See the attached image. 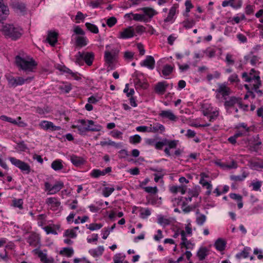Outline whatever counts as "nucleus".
Returning a JSON list of instances; mask_svg holds the SVG:
<instances>
[{
    "label": "nucleus",
    "mask_w": 263,
    "mask_h": 263,
    "mask_svg": "<svg viewBox=\"0 0 263 263\" xmlns=\"http://www.w3.org/2000/svg\"><path fill=\"white\" fill-rule=\"evenodd\" d=\"M10 6L17 12L24 13L26 10L25 4L18 1H12Z\"/></svg>",
    "instance_id": "obj_17"
},
{
    "label": "nucleus",
    "mask_w": 263,
    "mask_h": 263,
    "mask_svg": "<svg viewBox=\"0 0 263 263\" xmlns=\"http://www.w3.org/2000/svg\"><path fill=\"white\" fill-rule=\"evenodd\" d=\"M219 115V109L216 107L215 108V110H213V111L211 113L210 115L208 116L209 117V121L210 122H214L218 117Z\"/></svg>",
    "instance_id": "obj_52"
},
{
    "label": "nucleus",
    "mask_w": 263,
    "mask_h": 263,
    "mask_svg": "<svg viewBox=\"0 0 263 263\" xmlns=\"http://www.w3.org/2000/svg\"><path fill=\"white\" fill-rule=\"evenodd\" d=\"M62 70L66 73L70 74L74 80H79L80 79V77L77 73L73 72L70 69L67 67H64Z\"/></svg>",
    "instance_id": "obj_57"
},
{
    "label": "nucleus",
    "mask_w": 263,
    "mask_h": 263,
    "mask_svg": "<svg viewBox=\"0 0 263 263\" xmlns=\"http://www.w3.org/2000/svg\"><path fill=\"white\" fill-rule=\"evenodd\" d=\"M180 235L181 237V245L182 247H184L186 249L192 250L194 248L195 245L187 239L186 234L184 230H181L180 231Z\"/></svg>",
    "instance_id": "obj_16"
},
{
    "label": "nucleus",
    "mask_w": 263,
    "mask_h": 263,
    "mask_svg": "<svg viewBox=\"0 0 263 263\" xmlns=\"http://www.w3.org/2000/svg\"><path fill=\"white\" fill-rule=\"evenodd\" d=\"M208 250L205 247L200 248L197 252V256L200 260H203L208 255Z\"/></svg>",
    "instance_id": "obj_35"
},
{
    "label": "nucleus",
    "mask_w": 263,
    "mask_h": 263,
    "mask_svg": "<svg viewBox=\"0 0 263 263\" xmlns=\"http://www.w3.org/2000/svg\"><path fill=\"white\" fill-rule=\"evenodd\" d=\"M77 233L74 231V229H67L65 231L63 236L64 237H68L70 238H74L77 237Z\"/></svg>",
    "instance_id": "obj_44"
},
{
    "label": "nucleus",
    "mask_w": 263,
    "mask_h": 263,
    "mask_svg": "<svg viewBox=\"0 0 263 263\" xmlns=\"http://www.w3.org/2000/svg\"><path fill=\"white\" fill-rule=\"evenodd\" d=\"M133 20L136 21L145 22V17L143 14L134 13V14H133Z\"/></svg>",
    "instance_id": "obj_63"
},
{
    "label": "nucleus",
    "mask_w": 263,
    "mask_h": 263,
    "mask_svg": "<svg viewBox=\"0 0 263 263\" xmlns=\"http://www.w3.org/2000/svg\"><path fill=\"white\" fill-rule=\"evenodd\" d=\"M0 119L2 120L7 121L8 122L11 123L14 125H17L20 127H25L26 126V124L24 122H22V121L18 122L17 120H16L12 118L7 117L5 115L1 116L0 117Z\"/></svg>",
    "instance_id": "obj_25"
},
{
    "label": "nucleus",
    "mask_w": 263,
    "mask_h": 263,
    "mask_svg": "<svg viewBox=\"0 0 263 263\" xmlns=\"http://www.w3.org/2000/svg\"><path fill=\"white\" fill-rule=\"evenodd\" d=\"M155 61L152 56L148 55L141 63L142 66L146 67L150 69H153L155 67Z\"/></svg>",
    "instance_id": "obj_22"
},
{
    "label": "nucleus",
    "mask_w": 263,
    "mask_h": 263,
    "mask_svg": "<svg viewBox=\"0 0 263 263\" xmlns=\"http://www.w3.org/2000/svg\"><path fill=\"white\" fill-rule=\"evenodd\" d=\"M181 24L185 29H189L195 25L196 21L194 19L186 18L181 22Z\"/></svg>",
    "instance_id": "obj_34"
},
{
    "label": "nucleus",
    "mask_w": 263,
    "mask_h": 263,
    "mask_svg": "<svg viewBox=\"0 0 263 263\" xmlns=\"http://www.w3.org/2000/svg\"><path fill=\"white\" fill-rule=\"evenodd\" d=\"M73 32L75 34L79 35V36L85 35V31L79 26H75L73 28Z\"/></svg>",
    "instance_id": "obj_62"
},
{
    "label": "nucleus",
    "mask_w": 263,
    "mask_h": 263,
    "mask_svg": "<svg viewBox=\"0 0 263 263\" xmlns=\"http://www.w3.org/2000/svg\"><path fill=\"white\" fill-rule=\"evenodd\" d=\"M185 12L183 14L185 17H189V13L191 11V9L194 7L193 4L191 3V0H186L185 2Z\"/></svg>",
    "instance_id": "obj_51"
},
{
    "label": "nucleus",
    "mask_w": 263,
    "mask_h": 263,
    "mask_svg": "<svg viewBox=\"0 0 263 263\" xmlns=\"http://www.w3.org/2000/svg\"><path fill=\"white\" fill-rule=\"evenodd\" d=\"M6 77L8 82V85L10 87H15L17 86L22 85L25 83H29L34 79V77L33 76H30L27 77L26 78H24L22 77H14L11 75L9 74L6 76Z\"/></svg>",
    "instance_id": "obj_5"
},
{
    "label": "nucleus",
    "mask_w": 263,
    "mask_h": 263,
    "mask_svg": "<svg viewBox=\"0 0 263 263\" xmlns=\"http://www.w3.org/2000/svg\"><path fill=\"white\" fill-rule=\"evenodd\" d=\"M206 220V217L205 215L199 214H198L196 218V222L198 226H202Z\"/></svg>",
    "instance_id": "obj_48"
},
{
    "label": "nucleus",
    "mask_w": 263,
    "mask_h": 263,
    "mask_svg": "<svg viewBox=\"0 0 263 263\" xmlns=\"http://www.w3.org/2000/svg\"><path fill=\"white\" fill-rule=\"evenodd\" d=\"M135 35L134 29L133 27L130 26L124 28L122 31L120 32L118 37L121 39H127L133 37Z\"/></svg>",
    "instance_id": "obj_14"
},
{
    "label": "nucleus",
    "mask_w": 263,
    "mask_h": 263,
    "mask_svg": "<svg viewBox=\"0 0 263 263\" xmlns=\"http://www.w3.org/2000/svg\"><path fill=\"white\" fill-rule=\"evenodd\" d=\"M234 0H229V1H224L222 3V6L223 7H226L230 5L231 7L234 9H238L240 8V4H239L237 6H234V3H233Z\"/></svg>",
    "instance_id": "obj_53"
},
{
    "label": "nucleus",
    "mask_w": 263,
    "mask_h": 263,
    "mask_svg": "<svg viewBox=\"0 0 263 263\" xmlns=\"http://www.w3.org/2000/svg\"><path fill=\"white\" fill-rule=\"evenodd\" d=\"M87 228L91 231H95L101 229L103 225L101 223H92L89 225H86Z\"/></svg>",
    "instance_id": "obj_58"
},
{
    "label": "nucleus",
    "mask_w": 263,
    "mask_h": 263,
    "mask_svg": "<svg viewBox=\"0 0 263 263\" xmlns=\"http://www.w3.org/2000/svg\"><path fill=\"white\" fill-rule=\"evenodd\" d=\"M45 203L48 207L52 211H56L59 210L61 208V202L57 197H49L46 199Z\"/></svg>",
    "instance_id": "obj_11"
},
{
    "label": "nucleus",
    "mask_w": 263,
    "mask_h": 263,
    "mask_svg": "<svg viewBox=\"0 0 263 263\" xmlns=\"http://www.w3.org/2000/svg\"><path fill=\"white\" fill-rule=\"evenodd\" d=\"M251 249L250 248L245 247L243 251L236 254V257L238 258H240L241 257H243L245 258H247L249 256V251Z\"/></svg>",
    "instance_id": "obj_45"
},
{
    "label": "nucleus",
    "mask_w": 263,
    "mask_h": 263,
    "mask_svg": "<svg viewBox=\"0 0 263 263\" xmlns=\"http://www.w3.org/2000/svg\"><path fill=\"white\" fill-rule=\"evenodd\" d=\"M51 167L53 170L55 171L62 170L64 167L63 165V161L61 159H57L53 161L51 164Z\"/></svg>",
    "instance_id": "obj_31"
},
{
    "label": "nucleus",
    "mask_w": 263,
    "mask_h": 263,
    "mask_svg": "<svg viewBox=\"0 0 263 263\" xmlns=\"http://www.w3.org/2000/svg\"><path fill=\"white\" fill-rule=\"evenodd\" d=\"M102 3L103 0H94L87 3V5L92 8H97L99 7Z\"/></svg>",
    "instance_id": "obj_59"
},
{
    "label": "nucleus",
    "mask_w": 263,
    "mask_h": 263,
    "mask_svg": "<svg viewBox=\"0 0 263 263\" xmlns=\"http://www.w3.org/2000/svg\"><path fill=\"white\" fill-rule=\"evenodd\" d=\"M226 245V243L223 239L219 238L216 241L214 246L217 250L222 251L224 250Z\"/></svg>",
    "instance_id": "obj_38"
},
{
    "label": "nucleus",
    "mask_w": 263,
    "mask_h": 263,
    "mask_svg": "<svg viewBox=\"0 0 263 263\" xmlns=\"http://www.w3.org/2000/svg\"><path fill=\"white\" fill-rule=\"evenodd\" d=\"M199 183L202 185V186L205 187L207 191L205 192V194L209 196L211 194L212 185L210 182H208L205 179H200Z\"/></svg>",
    "instance_id": "obj_33"
},
{
    "label": "nucleus",
    "mask_w": 263,
    "mask_h": 263,
    "mask_svg": "<svg viewBox=\"0 0 263 263\" xmlns=\"http://www.w3.org/2000/svg\"><path fill=\"white\" fill-rule=\"evenodd\" d=\"M104 52V59L105 62L110 65H111L116 60L119 52V49L115 46L106 45Z\"/></svg>",
    "instance_id": "obj_6"
},
{
    "label": "nucleus",
    "mask_w": 263,
    "mask_h": 263,
    "mask_svg": "<svg viewBox=\"0 0 263 263\" xmlns=\"http://www.w3.org/2000/svg\"><path fill=\"white\" fill-rule=\"evenodd\" d=\"M100 145L102 146H105L106 145L112 146L117 148L120 147L121 146V144L120 143H117L109 139L108 140L100 141Z\"/></svg>",
    "instance_id": "obj_37"
},
{
    "label": "nucleus",
    "mask_w": 263,
    "mask_h": 263,
    "mask_svg": "<svg viewBox=\"0 0 263 263\" xmlns=\"http://www.w3.org/2000/svg\"><path fill=\"white\" fill-rule=\"evenodd\" d=\"M9 160L13 165L18 167L23 173L28 174L30 172V166L27 163L12 157L9 158Z\"/></svg>",
    "instance_id": "obj_10"
},
{
    "label": "nucleus",
    "mask_w": 263,
    "mask_h": 263,
    "mask_svg": "<svg viewBox=\"0 0 263 263\" xmlns=\"http://www.w3.org/2000/svg\"><path fill=\"white\" fill-rule=\"evenodd\" d=\"M157 220L158 223L163 226L169 225L171 222L170 220L164 217L162 215H159L158 216Z\"/></svg>",
    "instance_id": "obj_49"
},
{
    "label": "nucleus",
    "mask_w": 263,
    "mask_h": 263,
    "mask_svg": "<svg viewBox=\"0 0 263 263\" xmlns=\"http://www.w3.org/2000/svg\"><path fill=\"white\" fill-rule=\"evenodd\" d=\"M143 189L146 192L153 194H156L158 191L157 186H146L144 187Z\"/></svg>",
    "instance_id": "obj_61"
},
{
    "label": "nucleus",
    "mask_w": 263,
    "mask_h": 263,
    "mask_svg": "<svg viewBox=\"0 0 263 263\" xmlns=\"http://www.w3.org/2000/svg\"><path fill=\"white\" fill-rule=\"evenodd\" d=\"M174 66L170 65H165L162 70V73L164 77L170 75L173 71Z\"/></svg>",
    "instance_id": "obj_40"
},
{
    "label": "nucleus",
    "mask_w": 263,
    "mask_h": 263,
    "mask_svg": "<svg viewBox=\"0 0 263 263\" xmlns=\"http://www.w3.org/2000/svg\"><path fill=\"white\" fill-rule=\"evenodd\" d=\"M224 106L227 112L231 113L232 109H234L235 112L238 111V107L241 108L242 107V99L240 98L235 97H231L226 99Z\"/></svg>",
    "instance_id": "obj_4"
},
{
    "label": "nucleus",
    "mask_w": 263,
    "mask_h": 263,
    "mask_svg": "<svg viewBox=\"0 0 263 263\" xmlns=\"http://www.w3.org/2000/svg\"><path fill=\"white\" fill-rule=\"evenodd\" d=\"M165 130L164 125L159 123H154L153 125H150L149 133H156L160 132V133H163Z\"/></svg>",
    "instance_id": "obj_23"
},
{
    "label": "nucleus",
    "mask_w": 263,
    "mask_h": 263,
    "mask_svg": "<svg viewBox=\"0 0 263 263\" xmlns=\"http://www.w3.org/2000/svg\"><path fill=\"white\" fill-rule=\"evenodd\" d=\"M117 20L114 16L110 17L106 21V24L109 27H112L117 23Z\"/></svg>",
    "instance_id": "obj_64"
},
{
    "label": "nucleus",
    "mask_w": 263,
    "mask_h": 263,
    "mask_svg": "<svg viewBox=\"0 0 263 263\" xmlns=\"http://www.w3.org/2000/svg\"><path fill=\"white\" fill-rule=\"evenodd\" d=\"M213 110H215V108L210 104L204 103L202 106V111L205 116L210 115L213 111Z\"/></svg>",
    "instance_id": "obj_30"
},
{
    "label": "nucleus",
    "mask_w": 263,
    "mask_h": 263,
    "mask_svg": "<svg viewBox=\"0 0 263 263\" xmlns=\"http://www.w3.org/2000/svg\"><path fill=\"white\" fill-rule=\"evenodd\" d=\"M69 159L72 164L76 167L81 166L86 162V160L84 158L76 155H70Z\"/></svg>",
    "instance_id": "obj_18"
},
{
    "label": "nucleus",
    "mask_w": 263,
    "mask_h": 263,
    "mask_svg": "<svg viewBox=\"0 0 263 263\" xmlns=\"http://www.w3.org/2000/svg\"><path fill=\"white\" fill-rule=\"evenodd\" d=\"M114 191L115 189L113 187H105L102 191V194L104 197H109Z\"/></svg>",
    "instance_id": "obj_55"
},
{
    "label": "nucleus",
    "mask_w": 263,
    "mask_h": 263,
    "mask_svg": "<svg viewBox=\"0 0 263 263\" xmlns=\"http://www.w3.org/2000/svg\"><path fill=\"white\" fill-rule=\"evenodd\" d=\"M46 41L51 46H54L58 41V33L55 32L49 31Z\"/></svg>",
    "instance_id": "obj_26"
},
{
    "label": "nucleus",
    "mask_w": 263,
    "mask_h": 263,
    "mask_svg": "<svg viewBox=\"0 0 263 263\" xmlns=\"http://www.w3.org/2000/svg\"><path fill=\"white\" fill-rule=\"evenodd\" d=\"M242 78L245 82L250 83L249 85L245 84L246 89L249 90L251 87L256 92H261L260 90H258L261 84L258 72L256 71L254 69H252L249 73L246 72L242 73Z\"/></svg>",
    "instance_id": "obj_2"
},
{
    "label": "nucleus",
    "mask_w": 263,
    "mask_h": 263,
    "mask_svg": "<svg viewBox=\"0 0 263 263\" xmlns=\"http://www.w3.org/2000/svg\"><path fill=\"white\" fill-rule=\"evenodd\" d=\"M15 63L19 69L26 72H33L37 65L35 60L23 52H20L15 57Z\"/></svg>",
    "instance_id": "obj_1"
},
{
    "label": "nucleus",
    "mask_w": 263,
    "mask_h": 263,
    "mask_svg": "<svg viewBox=\"0 0 263 263\" xmlns=\"http://www.w3.org/2000/svg\"><path fill=\"white\" fill-rule=\"evenodd\" d=\"M151 214V212L148 208H141L140 210V217L142 219L147 218Z\"/></svg>",
    "instance_id": "obj_46"
},
{
    "label": "nucleus",
    "mask_w": 263,
    "mask_h": 263,
    "mask_svg": "<svg viewBox=\"0 0 263 263\" xmlns=\"http://www.w3.org/2000/svg\"><path fill=\"white\" fill-rule=\"evenodd\" d=\"M64 187V183L61 181H58L52 186V192L49 195H53L59 192Z\"/></svg>",
    "instance_id": "obj_32"
},
{
    "label": "nucleus",
    "mask_w": 263,
    "mask_h": 263,
    "mask_svg": "<svg viewBox=\"0 0 263 263\" xmlns=\"http://www.w3.org/2000/svg\"><path fill=\"white\" fill-rule=\"evenodd\" d=\"M27 242L31 246L36 247L39 243V236L35 233H32L27 238Z\"/></svg>",
    "instance_id": "obj_27"
},
{
    "label": "nucleus",
    "mask_w": 263,
    "mask_h": 263,
    "mask_svg": "<svg viewBox=\"0 0 263 263\" xmlns=\"http://www.w3.org/2000/svg\"><path fill=\"white\" fill-rule=\"evenodd\" d=\"M59 89L63 92L68 93L71 90V85L67 82L63 83L59 87Z\"/></svg>",
    "instance_id": "obj_41"
},
{
    "label": "nucleus",
    "mask_w": 263,
    "mask_h": 263,
    "mask_svg": "<svg viewBox=\"0 0 263 263\" xmlns=\"http://www.w3.org/2000/svg\"><path fill=\"white\" fill-rule=\"evenodd\" d=\"M0 31L7 38L17 40L23 33V29L17 25L11 24L0 23Z\"/></svg>",
    "instance_id": "obj_3"
},
{
    "label": "nucleus",
    "mask_w": 263,
    "mask_h": 263,
    "mask_svg": "<svg viewBox=\"0 0 263 263\" xmlns=\"http://www.w3.org/2000/svg\"><path fill=\"white\" fill-rule=\"evenodd\" d=\"M39 126L42 129L45 130L57 131L61 129L60 126H55L52 122L46 120L42 121L40 123Z\"/></svg>",
    "instance_id": "obj_15"
},
{
    "label": "nucleus",
    "mask_w": 263,
    "mask_h": 263,
    "mask_svg": "<svg viewBox=\"0 0 263 263\" xmlns=\"http://www.w3.org/2000/svg\"><path fill=\"white\" fill-rule=\"evenodd\" d=\"M88 120L81 119L78 121V123L76 127L81 134H85L87 132H99L101 130V125H94V127L90 128L89 127V123L88 122Z\"/></svg>",
    "instance_id": "obj_7"
},
{
    "label": "nucleus",
    "mask_w": 263,
    "mask_h": 263,
    "mask_svg": "<svg viewBox=\"0 0 263 263\" xmlns=\"http://www.w3.org/2000/svg\"><path fill=\"white\" fill-rule=\"evenodd\" d=\"M170 191L173 193L180 192L181 194H184L186 188L183 186H172L170 188Z\"/></svg>",
    "instance_id": "obj_42"
},
{
    "label": "nucleus",
    "mask_w": 263,
    "mask_h": 263,
    "mask_svg": "<svg viewBox=\"0 0 263 263\" xmlns=\"http://www.w3.org/2000/svg\"><path fill=\"white\" fill-rule=\"evenodd\" d=\"M75 40L76 46L81 48L86 46L88 43V40L85 35L77 36L75 37Z\"/></svg>",
    "instance_id": "obj_24"
},
{
    "label": "nucleus",
    "mask_w": 263,
    "mask_h": 263,
    "mask_svg": "<svg viewBox=\"0 0 263 263\" xmlns=\"http://www.w3.org/2000/svg\"><path fill=\"white\" fill-rule=\"evenodd\" d=\"M104 251V247L102 246H100L97 247V248L89 250V253L93 257H98L103 254Z\"/></svg>",
    "instance_id": "obj_28"
},
{
    "label": "nucleus",
    "mask_w": 263,
    "mask_h": 263,
    "mask_svg": "<svg viewBox=\"0 0 263 263\" xmlns=\"http://www.w3.org/2000/svg\"><path fill=\"white\" fill-rule=\"evenodd\" d=\"M104 173L98 169H94L90 173V176L93 178H98L101 176H104Z\"/></svg>",
    "instance_id": "obj_56"
},
{
    "label": "nucleus",
    "mask_w": 263,
    "mask_h": 263,
    "mask_svg": "<svg viewBox=\"0 0 263 263\" xmlns=\"http://www.w3.org/2000/svg\"><path fill=\"white\" fill-rule=\"evenodd\" d=\"M245 59L247 62H249L253 66L256 65L259 61V58L256 55H253L252 52L246 55Z\"/></svg>",
    "instance_id": "obj_29"
},
{
    "label": "nucleus",
    "mask_w": 263,
    "mask_h": 263,
    "mask_svg": "<svg viewBox=\"0 0 263 263\" xmlns=\"http://www.w3.org/2000/svg\"><path fill=\"white\" fill-rule=\"evenodd\" d=\"M231 90L225 84H219L218 87L216 90V97L220 99L221 96L224 98L230 94Z\"/></svg>",
    "instance_id": "obj_12"
},
{
    "label": "nucleus",
    "mask_w": 263,
    "mask_h": 263,
    "mask_svg": "<svg viewBox=\"0 0 263 263\" xmlns=\"http://www.w3.org/2000/svg\"><path fill=\"white\" fill-rule=\"evenodd\" d=\"M159 116L173 122H176L178 120V117L171 110H162L159 114Z\"/></svg>",
    "instance_id": "obj_19"
},
{
    "label": "nucleus",
    "mask_w": 263,
    "mask_h": 263,
    "mask_svg": "<svg viewBox=\"0 0 263 263\" xmlns=\"http://www.w3.org/2000/svg\"><path fill=\"white\" fill-rule=\"evenodd\" d=\"M168 84L165 82H159L155 86V92L159 95H163L166 91Z\"/></svg>",
    "instance_id": "obj_21"
},
{
    "label": "nucleus",
    "mask_w": 263,
    "mask_h": 263,
    "mask_svg": "<svg viewBox=\"0 0 263 263\" xmlns=\"http://www.w3.org/2000/svg\"><path fill=\"white\" fill-rule=\"evenodd\" d=\"M183 198L182 197L175 198L172 200L174 206H181L183 208L185 206V201L183 200Z\"/></svg>",
    "instance_id": "obj_50"
},
{
    "label": "nucleus",
    "mask_w": 263,
    "mask_h": 263,
    "mask_svg": "<svg viewBox=\"0 0 263 263\" xmlns=\"http://www.w3.org/2000/svg\"><path fill=\"white\" fill-rule=\"evenodd\" d=\"M85 26L87 29L92 33L97 34L99 32V29L98 27L94 24L90 23H86Z\"/></svg>",
    "instance_id": "obj_47"
},
{
    "label": "nucleus",
    "mask_w": 263,
    "mask_h": 263,
    "mask_svg": "<svg viewBox=\"0 0 263 263\" xmlns=\"http://www.w3.org/2000/svg\"><path fill=\"white\" fill-rule=\"evenodd\" d=\"M125 256L122 255L121 254H116L113 258L114 263H128L127 261H124Z\"/></svg>",
    "instance_id": "obj_43"
},
{
    "label": "nucleus",
    "mask_w": 263,
    "mask_h": 263,
    "mask_svg": "<svg viewBox=\"0 0 263 263\" xmlns=\"http://www.w3.org/2000/svg\"><path fill=\"white\" fill-rule=\"evenodd\" d=\"M140 10L143 12V15L145 17V23L149 22L152 18L158 14L157 11L151 7H143Z\"/></svg>",
    "instance_id": "obj_13"
},
{
    "label": "nucleus",
    "mask_w": 263,
    "mask_h": 263,
    "mask_svg": "<svg viewBox=\"0 0 263 263\" xmlns=\"http://www.w3.org/2000/svg\"><path fill=\"white\" fill-rule=\"evenodd\" d=\"M167 139L164 138L161 141L156 142L155 147L157 149H161L163 146L166 145Z\"/></svg>",
    "instance_id": "obj_60"
},
{
    "label": "nucleus",
    "mask_w": 263,
    "mask_h": 263,
    "mask_svg": "<svg viewBox=\"0 0 263 263\" xmlns=\"http://www.w3.org/2000/svg\"><path fill=\"white\" fill-rule=\"evenodd\" d=\"M249 173L243 172L241 175H232L230 176L231 180L235 181H242L248 176Z\"/></svg>",
    "instance_id": "obj_39"
},
{
    "label": "nucleus",
    "mask_w": 263,
    "mask_h": 263,
    "mask_svg": "<svg viewBox=\"0 0 263 263\" xmlns=\"http://www.w3.org/2000/svg\"><path fill=\"white\" fill-rule=\"evenodd\" d=\"M179 5L177 4H173L169 9L167 16L164 18V25L172 24L174 23L177 17V14L179 12Z\"/></svg>",
    "instance_id": "obj_9"
},
{
    "label": "nucleus",
    "mask_w": 263,
    "mask_h": 263,
    "mask_svg": "<svg viewBox=\"0 0 263 263\" xmlns=\"http://www.w3.org/2000/svg\"><path fill=\"white\" fill-rule=\"evenodd\" d=\"M76 62L80 64L84 60L87 65H92L94 59V54L92 52H78L75 55Z\"/></svg>",
    "instance_id": "obj_8"
},
{
    "label": "nucleus",
    "mask_w": 263,
    "mask_h": 263,
    "mask_svg": "<svg viewBox=\"0 0 263 263\" xmlns=\"http://www.w3.org/2000/svg\"><path fill=\"white\" fill-rule=\"evenodd\" d=\"M9 14L8 6L4 4L3 0H0V22L5 20Z\"/></svg>",
    "instance_id": "obj_20"
},
{
    "label": "nucleus",
    "mask_w": 263,
    "mask_h": 263,
    "mask_svg": "<svg viewBox=\"0 0 263 263\" xmlns=\"http://www.w3.org/2000/svg\"><path fill=\"white\" fill-rule=\"evenodd\" d=\"M251 185L253 187V190L255 191H260V187L262 185V181L259 180H253Z\"/></svg>",
    "instance_id": "obj_54"
},
{
    "label": "nucleus",
    "mask_w": 263,
    "mask_h": 263,
    "mask_svg": "<svg viewBox=\"0 0 263 263\" xmlns=\"http://www.w3.org/2000/svg\"><path fill=\"white\" fill-rule=\"evenodd\" d=\"M74 254V250L72 248H63L60 251V254L67 257H71Z\"/></svg>",
    "instance_id": "obj_36"
}]
</instances>
